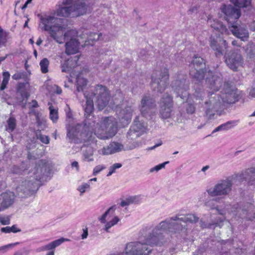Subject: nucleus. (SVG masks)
<instances>
[{
    "mask_svg": "<svg viewBox=\"0 0 255 255\" xmlns=\"http://www.w3.org/2000/svg\"><path fill=\"white\" fill-rule=\"evenodd\" d=\"M35 116H36V123H37V124L38 125H41V121L40 117L39 116V114H36Z\"/></svg>",
    "mask_w": 255,
    "mask_h": 255,
    "instance_id": "338daca9",
    "label": "nucleus"
},
{
    "mask_svg": "<svg viewBox=\"0 0 255 255\" xmlns=\"http://www.w3.org/2000/svg\"><path fill=\"white\" fill-rule=\"evenodd\" d=\"M69 240L64 238H61L60 239L56 240L50 243L45 245V251H48L49 252L45 255H54L55 249L56 247L61 245L64 242L68 241Z\"/></svg>",
    "mask_w": 255,
    "mask_h": 255,
    "instance_id": "bb28decb",
    "label": "nucleus"
},
{
    "mask_svg": "<svg viewBox=\"0 0 255 255\" xmlns=\"http://www.w3.org/2000/svg\"><path fill=\"white\" fill-rule=\"evenodd\" d=\"M49 110L50 119L53 123H57L59 119L58 109L51 105L49 106Z\"/></svg>",
    "mask_w": 255,
    "mask_h": 255,
    "instance_id": "c756f323",
    "label": "nucleus"
},
{
    "mask_svg": "<svg viewBox=\"0 0 255 255\" xmlns=\"http://www.w3.org/2000/svg\"><path fill=\"white\" fill-rule=\"evenodd\" d=\"M159 115L163 119L170 118L173 114V98L168 93L164 94L159 102Z\"/></svg>",
    "mask_w": 255,
    "mask_h": 255,
    "instance_id": "4468645a",
    "label": "nucleus"
},
{
    "mask_svg": "<svg viewBox=\"0 0 255 255\" xmlns=\"http://www.w3.org/2000/svg\"><path fill=\"white\" fill-rule=\"evenodd\" d=\"M37 139H39L42 143L48 144L49 142V138L48 136L41 134L40 132L36 134Z\"/></svg>",
    "mask_w": 255,
    "mask_h": 255,
    "instance_id": "a18cd8bd",
    "label": "nucleus"
},
{
    "mask_svg": "<svg viewBox=\"0 0 255 255\" xmlns=\"http://www.w3.org/2000/svg\"><path fill=\"white\" fill-rule=\"evenodd\" d=\"M26 165L24 162H22L20 167L17 166H13L12 167L11 171L13 173L15 174H22L24 172L26 169Z\"/></svg>",
    "mask_w": 255,
    "mask_h": 255,
    "instance_id": "ea45409f",
    "label": "nucleus"
},
{
    "mask_svg": "<svg viewBox=\"0 0 255 255\" xmlns=\"http://www.w3.org/2000/svg\"><path fill=\"white\" fill-rule=\"evenodd\" d=\"M140 117L136 116L134 120L133 125L130 127L127 133V149H132L141 145V142L138 138L145 131L146 127L143 123L139 120Z\"/></svg>",
    "mask_w": 255,
    "mask_h": 255,
    "instance_id": "1a4fd4ad",
    "label": "nucleus"
},
{
    "mask_svg": "<svg viewBox=\"0 0 255 255\" xmlns=\"http://www.w3.org/2000/svg\"><path fill=\"white\" fill-rule=\"evenodd\" d=\"M133 198H128L126 199L125 200H123L121 203V206L122 207H125L127 206H128L130 204H133Z\"/></svg>",
    "mask_w": 255,
    "mask_h": 255,
    "instance_id": "3c124183",
    "label": "nucleus"
},
{
    "mask_svg": "<svg viewBox=\"0 0 255 255\" xmlns=\"http://www.w3.org/2000/svg\"><path fill=\"white\" fill-rule=\"evenodd\" d=\"M110 144L112 146V150L113 151L114 154L117 152H120L123 150H124V145L120 143L114 141L111 142Z\"/></svg>",
    "mask_w": 255,
    "mask_h": 255,
    "instance_id": "58836bf2",
    "label": "nucleus"
},
{
    "mask_svg": "<svg viewBox=\"0 0 255 255\" xmlns=\"http://www.w3.org/2000/svg\"><path fill=\"white\" fill-rule=\"evenodd\" d=\"M238 123V121H230L224 124H223L221 125L223 127L224 130H227L233 128V127L237 125Z\"/></svg>",
    "mask_w": 255,
    "mask_h": 255,
    "instance_id": "79ce46f5",
    "label": "nucleus"
},
{
    "mask_svg": "<svg viewBox=\"0 0 255 255\" xmlns=\"http://www.w3.org/2000/svg\"><path fill=\"white\" fill-rule=\"evenodd\" d=\"M15 195L12 192H6L0 195V200L5 209L13 203Z\"/></svg>",
    "mask_w": 255,
    "mask_h": 255,
    "instance_id": "393cba45",
    "label": "nucleus"
},
{
    "mask_svg": "<svg viewBox=\"0 0 255 255\" xmlns=\"http://www.w3.org/2000/svg\"><path fill=\"white\" fill-rule=\"evenodd\" d=\"M207 23L211 28L222 34L229 33L226 26L216 19L209 17L207 20Z\"/></svg>",
    "mask_w": 255,
    "mask_h": 255,
    "instance_id": "5701e85b",
    "label": "nucleus"
},
{
    "mask_svg": "<svg viewBox=\"0 0 255 255\" xmlns=\"http://www.w3.org/2000/svg\"><path fill=\"white\" fill-rule=\"evenodd\" d=\"M106 167L103 165H98L96 166L93 169V175L94 176L97 175L103 169H105Z\"/></svg>",
    "mask_w": 255,
    "mask_h": 255,
    "instance_id": "8fccbe9b",
    "label": "nucleus"
},
{
    "mask_svg": "<svg viewBox=\"0 0 255 255\" xmlns=\"http://www.w3.org/2000/svg\"><path fill=\"white\" fill-rule=\"evenodd\" d=\"M29 253V251L24 248L22 250L18 251L15 252L12 255H28Z\"/></svg>",
    "mask_w": 255,
    "mask_h": 255,
    "instance_id": "864d4df0",
    "label": "nucleus"
},
{
    "mask_svg": "<svg viewBox=\"0 0 255 255\" xmlns=\"http://www.w3.org/2000/svg\"><path fill=\"white\" fill-rule=\"evenodd\" d=\"M148 237L145 242H130L127 244L125 248V253L128 255H148L152 251L151 246L153 244L148 242Z\"/></svg>",
    "mask_w": 255,
    "mask_h": 255,
    "instance_id": "9d476101",
    "label": "nucleus"
},
{
    "mask_svg": "<svg viewBox=\"0 0 255 255\" xmlns=\"http://www.w3.org/2000/svg\"><path fill=\"white\" fill-rule=\"evenodd\" d=\"M197 86L198 85H195L194 87L195 92L194 93L193 96L197 100H203L205 93L201 87H197Z\"/></svg>",
    "mask_w": 255,
    "mask_h": 255,
    "instance_id": "72a5a7b5",
    "label": "nucleus"
},
{
    "mask_svg": "<svg viewBox=\"0 0 255 255\" xmlns=\"http://www.w3.org/2000/svg\"><path fill=\"white\" fill-rule=\"evenodd\" d=\"M177 219V217L174 216L160 222L149 234L148 242L156 245H159L163 240L164 233L181 232L183 225H179Z\"/></svg>",
    "mask_w": 255,
    "mask_h": 255,
    "instance_id": "39448f33",
    "label": "nucleus"
},
{
    "mask_svg": "<svg viewBox=\"0 0 255 255\" xmlns=\"http://www.w3.org/2000/svg\"><path fill=\"white\" fill-rule=\"evenodd\" d=\"M77 32L75 30H68L62 36L63 43L67 41L65 44L66 53L68 55L74 54L78 51L79 42L75 38Z\"/></svg>",
    "mask_w": 255,
    "mask_h": 255,
    "instance_id": "2eb2a0df",
    "label": "nucleus"
},
{
    "mask_svg": "<svg viewBox=\"0 0 255 255\" xmlns=\"http://www.w3.org/2000/svg\"><path fill=\"white\" fill-rule=\"evenodd\" d=\"M210 46L215 51L217 57H220L224 54L225 50L228 48V44L224 38L220 35L216 36L212 35L210 40Z\"/></svg>",
    "mask_w": 255,
    "mask_h": 255,
    "instance_id": "a211bd4d",
    "label": "nucleus"
},
{
    "mask_svg": "<svg viewBox=\"0 0 255 255\" xmlns=\"http://www.w3.org/2000/svg\"><path fill=\"white\" fill-rule=\"evenodd\" d=\"M221 130H224V129L223 128L222 125H221L219 126H218V127H217L216 128H215L214 129V130L212 131V133L213 134L216 132L221 131Z\"/></svg>",
    "mask_w": 255,
    "mask_h": 255,
    "instance_id": "69168bd1",
    "label": "nucleus"
},
{
    "mask_svg": "<svg viewBox=\"0 0 255 255\" xmlns=\"http://www.w3.org/2000/svg\"><path fill=\"white\" fill-rule=\"evenodd\" d=\"M93 150L91 147H88L83 152V160L85 161L90 162L94 160Z\"/></svg>",
    "mask_w": 255,
    "mask_h": 255,
    "instance_id": "2f4dec72",
    "label": "nucleus"
},
{
    "mask_svg": "<svg viewBox=\"0 0 255 255\" xmlns=\"http://www.w3.org/2000/svg\"><path fill=\"white\" fill-rule=\"evenodd\" d=\"M176 217H177V221L178 222V225H183V228L181 232H185L186 231V228L185 227L186 224L189 223H196L199 219V218L195 216L194 214H187L185 216H182L181 217V215H176Z\"/></svg>",
    "mask_w": 255,
    "mask_h": 255,
    "instance_id": "b1692460",
    "label": "nucleus"
},
{
    "mask_svg": "<svg viewBox=\"0 0 255 255\" xmlns=\"http://www.w3.org/2000/svg\"><path fill=\"white\" fill-rule=\"evenodd\" d=\"M133 109L131 106H118L116 108V112L120 122L125 127L130 123L132 116Z\"/></svg>",
    "mask_w": 255,
    "mask_h": 255,
    "instance_id": "f3484780",
    "label": "nucleus"
},
{
    "mask_svg": "<svg viewBox=\"0 0 255 255\" xmlns=\"http://www.w3.org/2000/svg\"><path fill=\"white\" fill-rule=\"evenodd\" d=\"M0 223L3 225H7L10 224V219L8 217H0Z\"/></svg>",
    "mask_w": 255,
    "mask_h": 255,
    "instance_id": "603ef678",
    "label": "nucleus"
},
{
    "mask_svg": "<svg viewBox=\"0 0 255 255\" xmlns=\"http://www.w3.org/2000/svg\"><path fill=\"white\" fill-rule=\"evenodd\" d=\"M231 31L235 36L246 41L249 37V32L244 25H238L237 23H233L231 27Z\"/></svg>",
    "mask_w": 255,
    "mask_h": 255,
    "instance_id": "4be33fe9",
    "label": "nucleus"
},
{
    "mask_svg": "<svg viewBox=\"0 0 255 255\" xmlns=\"http://www.w3.org/2000/svg\"><path fill=\"white\" fill-rule=\"evenodd\" d=\"M7 125L5 129L9 133L12 132L16 126V121L15 118L10 117L6 121Z\"/></svg>",
    "mask_w": 255,
    "mask_h": 255,
    "instance_id": "7c9ffc66",
    "label": "nucleus"
},
{
    "mask_svg": "<svg viewBox=\"0 0 255 255\" xmlns=\"http://www.w3.org/2000/svg\"><path fill=\"white\" fill-rule=\"evenodd\" d=\"M122 166V164L120 163H114L109 168V172L107 174V176L112 175L114 173L116 172V169L121 168Z\"/></svg>",
    "mask_w": 255,
    "mask_h": 255,
    "instance_id": "c03bdc74",
    "label": "nucleus"
},
{
    "mask_svg": "<svg viewBox=\"0 0 255 255\" xmlns=\"http://www.w3.org/2000/svg\"><path fill=\"white\" fill-rule=\"evenodd\" d=\"M224 220H225L224 218H220L219 221H217L216 222H215L214 223V224H215L216 225V226H219L221 227L222 226V224H223L222 223L223 222Z\"/></svg>",
    "mask_w": 255,
    "mask_h": 255,
    "instance_id": "e2e57ef3",
    "label": "nucleus"
},
{
    "mask_svg": "<svg viewBox=\"0 0 255 255\" xmlns=\"http://www.w3.org/2000/svg\"><path fill=\"white\" fill-rule=\"evenodd\" d=\"M24 74L22 72H18L12 75V78L14 80H19L24 77Z\"/></svg>",
    "mask_w": 255,
    "mask_h": 255,
    "instance_id": "5fc2aeb1",
    "label": "nucleus"
},
{
    "mask_svg": "<svg viewBox=\"0 0 255 255\" xmlns=\"http://www.w3.org/2000/svg\"><path fill=\"white\" fill-rule=\"evenodd\" d=\"M186 76L181 74H178L175 77V81L171 83L172 89L176 93L177 96L180 97L182 99H186L187 102L184 104L186 113L192 114L195 111L194 104L191 102L188 93V82L186 81Z\"/></svg>",
    "mask_w": 255,
    "mask_h": 255,
    "instance_id": "6e6552de",
    "label": "nucleus"
},
{
    "mask_svg": "<svg viewBox=\"0 0 255 255\" xmlns=\"http://www.w3.org/2000/svg\"><path fill=\"white\" fill-rule=\"evenodd\" d=\"M19 243L16 242L12 244H9L5 246L0 247V251L4 250L8 248H13L15 247L16 245H18Z\"/></svg>",
    "mask_w": 255,
    "mask_h": 255,
    "instance_id": "6e6d98bb",
    "label": "nucleus"
},
{
    "mask_svg": "<svg viewBox=\"0 0 255 255\" xmlns=\"http://www.w3.org/2000/svg\"><path fill=\"white\" fill-rule=\"evenodd\" d=\"M205 67L204 60L201 57L195 56L189 64V74L195 80L200 82L205 77L207 87L213 90H217L222 85V77L220 74H213L209 70L207 72Z\"/></svg>",
    "mask_w": 255,
    "mask_h": 255,
    "instance_id": "20e7f679",
    "label": "nucleus"
},
{
    "mask_svg": "<svg viewBox=\"0 0 255 255\" xmlns=\"http://www.w3.org/2000/svg\"><path fill=\"white\" fill-rule=\"evenodd\" d=\"M250 29L252 31H255V21H254L251 25H250Z\"/></svg>",
    "mask_w": 255,
    "mask_h": 255,
    "instance_id": "774afa93",
    "label": "nucleus"
},
{
    "mask_svg": "<svg viewBox=\"0 0 255 255\" xmlns=\"http://www.w3.org/2000/svg\"><path fill=\"white\" fill-rule=\"evenodd\" d=\"M220 199L219 198H216L212 199H210L207 201L205 204V206L209 208L210 209H216L220 215L226 214V211H224L221 210H219L217 203L219 202Z\"/></svg>",
    "mask_w": 255,
    "mask_h": 255,
    "instance_id": "cd10ccee",
    "label": "nucleus"
},
{
    "mask_svg": "<svg viewBox=\"0 0 255 255\" xmlns=\"http://www.w3.org/2000/svg\"><path fill=\"white\" fill-rule=\"evenodd\" d=\"M245 180L249 182L255 180V168H251L245 171L241 176Z\"/></svg>",
    "mask_w": 255,
    "mask_h": 255,
    "instance_id": "c85d7f7f",
    "label": "nucleus"
},
{
    "mask_svg": "<svg viewBox=\"0 0 255 255\" xmlns=\"http://www.w3.org/2000/svg\"><path fill=\"white\" fill-rule=\"evenodd\" d=\"M248 208L249 209L247 210L246 209L240 207L238 204H236L232 207L231 212L228 211V213L230 214H233L236 217H238L248 220H252L255 218V213H253V207L250 205Z\"/></svg>",
    "mask_w": 255,
    "mask_h": 255,
    "instance_id": "6ab92c4d",
    "label": "nucleus"
},
{
    "mask_svg": "<svg viewBox=\"0 0 255 255\" xmlns=\"http://www.w3.org/2000/svg\"><path fill=\"white\" fill-rule=\"evenodd\" d=\"M6 42V34L0 27V46L4 45Z\"/></svg>",
    "mask_w": 255,
    "mask_h": 255,
    "instance_id": "de8ad7c7",
    "label": "nucleus"
},
{
    "mask_svg": "<svg viewBox=\"0 0 255 255\" xmlns=\"http://www.w3.org/2000/svg\"><path fill=\"white\" fill-rule=\"evenodd\" d=\"M2 82L0 86V90L1 91L6 88L10 78V74L8 72H4L2 74Z\"/></svg>",
    "mask_w": 255,
    "mask_h": 255,
    "instance_id": "4c0bfd02",
    "label": "nucleus"
},
{
    "mask_svg": "<svg viewBox=\"0 0 255 255\" xmlns=\"http://www.w3.org/2000/svg\"><path fill=\"white\" fill-rule=\"evenodd\" d=\"M226 87L223 91L219 93L213 92L217 90H212V92H208L209 100L205 102V113L209 119L212 118L221 108L224 103L233 104L238 100L240 95V91L235 88Z\"/></svg>",
    "mask_w": 255,
    "mask_h": 255,
    "instance_id": "7ed1b4c3",
    "label": "nucleus"
},
{
    "mask_svg": "<svg viewBox=\"0 0 255 255\" xmlns=\"http://www.w3.org/2000/svg\"><path fill=\"white\" fill-rule=\"evenodd\" d=\"M66 114L67 118L68 119H71L72 118V113L71 111V110L68 105H66V108L65 109Z\"/></svg>",
    "mask_w": 255,
    "mask_h": 255,
    "instance_id": "4d7b16f0",
    "label": "nucleus"
},
{
    "mask_svg": "<svg viewBox=\"0 0 255 255\" xmlns=\"http://www.w3.org/2000/svg\"><path fill=\"white\" fill-rule=\"evenodd\" d=\"M17 95L20 94V95L22 99L20 101V102H21L22 103H23L24 102L25 103H26V102L29 96V95L28 94L27 92L26 91V90H25L19 89L17 91Z\"/></svg>",
    "mask_w": 255,
    "mask_h": 255,
    "instance_id": "37998d69",
    "label": "nucleus"
},
{
    "mask_svg": "<svg viewBox=\"0 0 255 255\" xmlns=\"http://www.w3.org/2000/svg\"><path fill=\"white\" fill-rule=\"evenodd\" d=\"M98 153L103 155H108L114 154L112 150V146L110 143L107 146L103 147L102 149L98 150Z\"/></svg>",
    "mask_w": 255,
    "mask_h": 255,
    "instance_id": "c9c22d12",
    "label": "nucleus"
},
{
    "mask_svg": "<svg viewBox=\"0 0 255 255\" xmlns=\"http://www.w3.org/2000/svg\"><path fill=\"white\" fill-rule=\"evenodd\" d=\"M90 185L89 183H84L78 186L77 190L80 192V195H82L87 189L90 188Z\"/></svg>",
    "mask_w": 255,
    "mask_h": 255,
    "instance_id": "09e8293b",
    "label": "nucleus"
},
{
    "mask_svg": "<svg viewBox=\"0 0 255 255\" xmlns=\"http://www.w3.org/2000/svg\"><path fill=\"white\" fill-rule=\"evenodd\" d=\"M129 198H133L132 199V200H133V204H138L140 202V198L139 196H132V197H130Z\"/></svg>",
    "mask_w": 255,
    "mask_h": 255,
    "instance_id": "bf43d9fd",
    "label": "nucleus"
},
{
    "mask_svg": "<svg viewBox=\"0 0 255 255\" xmlns=\"http://www.w3.org/2000/svg\"><path fill=\"white\" fill-rule=\"evenodd\" d=\"M10 230L11 232H12L14 233L20 232L21 231V230L19 229H18L17 228V226L15 225H13L11 227H10Z\"/></svg>",
    "mask_w": 255,
    "mask_h": 255,
    "instance_id": "13d9d810",
    "label": "nucleus"
},
{
    "mask_svg": "<svg viewBox=\"0 0 255 255\" xmlns=\"http://www.w3.org/2000/svg\"><path fill=\"white\" fill-rule=\"evenodd\" d=\"M87 81L86 79L80 78V77L77 78V90L78 92L83 91L84 87L86 86Z\"/></svg>",
    "mask_w": 255,
    "mask_h": 255,
    "instance_id": "e433bc0d",
    "label": "nucleus"
},
{
    "mask_svg": "<svg viewBox=\"0 0 255 255\" xmlns=\"http://www.w3.org/2000/svg\"><path fill=\"white\" fill-rule=\"evenodd\" d=\"M51 170V166L46 160L37 161L34 168L28 172L27 178L17 187L18 195L23 197L34 193L38 188L37 182L44 176H48Z\"/></svg>",
    "mask_w": 255,
    "mask_h": 255,
    "instance_id": "f03ea898",
    "label": "nucleus"
},
{
    "mask_svg": "<svg viewBox=\"0 0 255 255\" xmlns=\"http://www.w3.org/2000/svg\"><path fill=\"white\" fill-rule=\"evenodd\" d=\"M158 73L159 78H156L158 75L157 72L153 73L152 75L151 86L153 90L159 93H162L164 91L167 86L169 77L168 70L164 68Z\"/></svg>",
    "mask_w": 255,
    "mask_h": 255,
    "instance_id": "ddd939ff",
    "label": "nucleus"
},
{
    "mask_svg": "<svg viewBox=\"0 0 255 255\" xmlns=\"http://www.w3.org/2000/svg\"><path fill=\"white\" fill-rule=\"evenodd\" d=\"M225 62L230 69L233 71H237L244 64V59L240 50L237 49L230 52L226 57Z\"/></svg>",
    "mask_w": 255,
    "mask_h": 255,
    "instance_id": "dca6fc26",
    "label": "nucleus"
},
{
    "mask_svg": "<svg viewBox=\"0 0 255 255\" xmlns=\"http://www.w3.org/2000/svg\"><path fill=\"white\" fill-rule=\"evenodd\" d=\"M86 0H63L56 10V14L63 17H77L86 13Z\"/></svg>",
    "mask_w": 255,
    "mask_h": 255,
    "instance_id": "423d86ee",
    "label": "nucleus"
},
{
    "mask_svg": "<svg viewBox=\"0 0 255 255\" xmlns=\"http://www.w3.org/2000/svg\"><path fill=\"white\" fill-rule=\"evenodd\" d=\"M232 182L229 179L221 180L212 188L207 190L208 195L211 197L226 196L232 190Z\"/></svg>",
    "mask_w": 255,
    "mask_h": 255,
    "instance_id": "f8f14e48",
    "label": "nucleus"
},
{
    "mask_svg": "<svg viewBox=\"0 0 255 255\" xmlns=\"http://www.w3.org/2000/svg\"><path fill=\"white\" fill-rule=\"evenodd\" d=\"M40 25L42 30L48 31L58 43H63L62 34L65 27L61 24L63 19L52 16H45L40 18Z\"/></svg>",
    "mask_w": 255,
    "mask_h": 255,
    "instance_id": "0eeeda50",
    "label": "nucleus"
},
{
    "mask_svg": "<svg viewBox=\"0 0 255 255\" xmlns=\"http://www.w3.org/2000/svg\"><path fill=\"white\" fill-rule=\"evenodd\" d=\"M71 166L73 168L75 167L76 168V170L78 171L79 169V164L78 162L75 161L72 162Z\"/></svg>",
    "mask_w": 255,
    "mask_h": 255,
    "instance_id": "0e129e2a",
    "label": "nucleus"
},
{
    "mask_svg": "<svg viewBox=\"0 0 255 255\" xmlns=\"http://www.w3.org/2000/svg\"><path fill=\"white\" fill-rule=\"evenodd\" d=\"M168 163H169L168 161H166L162 163H161L157 165H156L155 166L150 168L149 171L151 173L154 172H157L158 171H159L160 170H161V169L164 168L165 167V165Z\"/></svg>",
    "mask_w": 255,
    "mask_h": 255,
    "instance_id": "49530a36",
    "label": "nucleus"
},
{
    "mask_svg": "<svg viewBox=\"0 0 255 255\" xmlns=\"http://www.w3.org/2000/svg\"><path fill=\"white\" fill-rule=\"evenodd\" d=\"M221 10L225 14V19L232 24L235 23V21L241 16L240 10L231 5H224Z\"/></svg>",
    "mask_w": 255,
    "mask_h": 255,
    "instance_id": "aec40b11",
    "label": "nucleus"
},
{
    "mask_svg": "<svg viewBox=\"0 0 255 255\" xmlns=\"http://www.w3.org/2000/svg\"><path fill=\"white\" fill-rule=\"evenodd\" d=\"M156 106L155 100L149 95L144 96L141 100L139 109L142 116L147 120H151L155 116L153 110Z\"/></svg>",
    "mask_w": 255,
    "mask_h": 255,
    "instance_id": "9b49d317",
    "label": "nucleus"
},
{
    "mask_svg": "<svg viewBox=\"0 0 255 255\" xmlns=\"http://www.w3.org/2000/svg\"><path fill=\"white\" fill-rule=\"evenodd\" d=\"M236 6L240 7H247L251 3V0H230Z\"/></svg>",
    "mask_w": 255,
    "mask_h": 255,
    "instance_id": "f704fd0d",
    "label": "nucleus"
},
{
    "mask_svg": "<svg viewBox=\"0 0 255 255\" xmlns=\"http://www.w3.org/2000/svg\"><path fill=\"white\" fill-rule=\"evenodd\" d=\"M1 231L4 233H10V227L7 226L6 227H3L1 229Z\"/></svg>",
    "mask_w": 255,
    "mask_h": 255,
    "instance_id": "680f3d73",
    "label": "nucleus"
},
{
    "mask_svg": "<svg viewBox=\"0 0 255 255\" xmlns=\"http://www.w3.org/2000/svg\"><path fill=\"white\" fill-rule=\"evenodd\" d=\"M116 209V205L111 207L100 218V221L102 223H106L104 230L107 232H110V229L115 225H117L120 221V218L117 216H114L110 221L106 222V218L109 214H114Z\"/></svg>",
    "mask_w": 255,
    "mask_h": 255,
    "instance_id": "412c9836",
    "label": "nucleus"
},
{
    "mask_svg": "<svg viewBox=\"0 0 255 255\" xmlns=\"http://www.w3.org/2000/svg\"><path fill=\"white\" fill-rule=\"evenodd\" d=\"M88 235V228H86L83 229V234L81 235V237L82 239H85L87 238Z\"/></svg>",
    "mask_w": 255,
    "mask_h": 255,
    "instance_id": "052dcab7",
    "label": "nucleus"
},
{
    "mask_svg": "<svg viewBox=\"0 0 255 255\" xmlns=\"http://www.w3.org/2000/svg\"><path fill=\"white\" fill-rule=\"evenodd\" d=\"M101 36V33H97L95 32H90L89 34H87V41H86V42H88V44L93 45V43H91L90 41L93 42L94 41L98 40L100 39Z\"/></svg>",
    "mask_w": 255,
    "mask_h": 255,
    "instance_id": "473e14b6",
    "label": "nucleus"
},
{
    "mask_svg": "<svg viewBox=\"0 0 255 255\" xmlns=\"http://www.w3.org/2000/svg\"><path fill=\"white\" fill-rule=\"evenodd\" d=\"M78 56H75L65 61L63 63L61 64L62 71L63 72H70L73 68L78 65Z\"/></svg>",
    "mask_w": 255,
    "mask_h": 255,
    "instance_id": "a878e982",
    "label": "nucleus"
},
{
    "mask_svg": "<svg viewBox=\"0 0 255 255\" xmlns=\"http://www.w3.org/2000/svg\"><path fill=\"white\" fill-rule=\"evenodd\" d=\"M86 100V103L83 106L84 110L85 120L82 131L79 130L82 126L77 125L75 127L67 128V136L70 142L75 143L90 140L93 133L99 138L106 139L114 136L117 131V122L113 117H105L102 119L101 125L96 123L95 118L93 116L94 102L99 110H103L108 105L110 95L107 88L102 85H97L94 89L85 91L84 93Z\"/></svg>",
    "mask_w": 255,
    "mask_h": 255,
    "instance_id": "f257e3e1",
    "label": "nucleus"
},
{
    "mask_svg": "<svg viewBox=\"0 0 255 255\" xmlns=\"http://www.w3.org/2000/svg\"><path fill=\"white\" fill-rule=\"evenodd\" d=\"M49 64V61L47 58H44L40 61L39 65L41 68V72L43 73H46L48 72Z\"/></svg>",
    "mask_w": 255,
    "mask_h": 255,
    "instance_id": "a19ab883",
    "label": "nucleus"
}]
</instances>
